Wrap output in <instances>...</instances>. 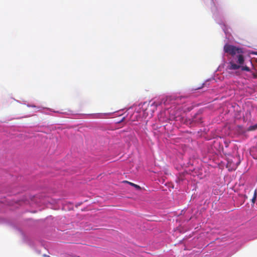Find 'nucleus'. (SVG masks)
<instances>
[{"mask_svg":"<svg viewBox=\"0 0 257 257\" xmlns=\"http://www.w3.org/2000/svg\"><path fill=\"white\" fill-rule=\"evenodd\" d=\"M129 184L133 187H134L135 188H136L137 189H138V190H140L141 189V187L140 186L137 185V184H135L133 183H132V182H129Z\"/></svg>","mask_w":257,"mask_h":257,"instance_id":"4","label":"nucleus"},{"mask_svg":"<svg viewBox=\"0 0 257 257\" xmlns=\"http://www.w3.org/2000/svg\"><path fill=\"white\" fill-rule=\"evenodd\" d=\"M256 128H257V125H253V126H251L250 127V130H255Z\"/></svg>","mask_w":257,"mask_h":257,"instance_id":"5","label":"nucleus"},{"mask_svg":"<svg viewBox=\"0 0 257 257\" xmlns=\"http://www.w3.org/2000/svg\"><path fill=\"white\" fill-rule=\"evenodd\" d=\"M123 182H124V183H127V184H129V182H130L127 181H123Z\"/></svg>","mask_w":257,"mask_h":257,"instance_id":"6","label":"nucleus"},{"mask_svg":"<svg viewBox=\"0 0 257 257\" xmlns=\"http://www.w3.org/2000/svg\"><path fill=\"white\" fill-rule=\"evenodd\" d=\"M256 191L255 190L254 192V193H253V196L251 199V202L252 203V204H254L255 200H256Z\"/></svg>","mask_w":257,"mask_h":257,"instance_id":"3","label":"nucleus"},{"mask_svg":"<svg viewBox=\"0 0 257 257\" xmlns=\"http://www.w3.org/2000/svg\"><path fill=\"white\" fill-rule=\"evenodd\" d=\"M239 164V162L235 163L232 159H228L226 167L229 171L235 170Z\"/></svg>","mask_w":257,"mask_h":257,"instance_id":"2","label":"nucleus"},{"mask_svg":"<svg viewBox=\"0 0 257 257\" xmlns=\"http://www.w3.org/2000/svg\"><path fill=\"white\" fill-rule=\"evenodd\" d=\"M223 50L225 53L231 56L227 67L228 70H235L241 69L242 71H250L248 67L243 65L244 57L242 48L226 44L224 46Z\"/></svg>","mask_w":257,"mask_h":257,"instance_id":"1","label":"nucleus"}]
</instances>
